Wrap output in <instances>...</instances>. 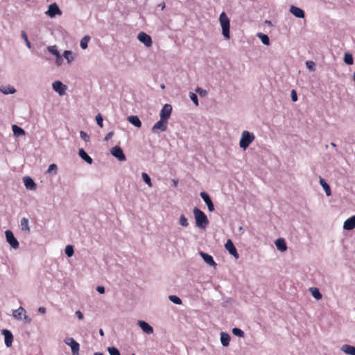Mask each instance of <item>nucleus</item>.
Here are the masks:
<instances>
[{"mask_svg":"<svg viewBox=\"0 0 355 355\" xmlns=\"http://www.w3.org/2000/svg\"><path fill=\"white\" fill-rule=\"evenodd\" d=\"M219 22L222 28V34L227 40L230 38V20L226 13L223 12L219 16Z\"/></svg>","mask_w":355,"mask_h":355,"instance_id":"nucleus-1","label":"nucleus"},{"mask_svg":"<svg viewBox=\"0 0 355 355\" xmlns=\"http://www.w3.org/2000/svg\"><path fill=\"white\" fill-rule=\"evenodd\" d=\"M196 225L198 227L205 229L209 223L208 218L203 211L197 207L193 209Z\"/></svg>","mask_w":355,"mask_h":355,"instance_id":"nucleus-2","label":"nucleus"},{"mask_svg":"<svg viewBox=\"0 0 355 355\" xmlns=\"http://www.w3.org/2000/svg\"><path fill=\"white\" fill-rule=\"evenodd\" d=\"M254 139L255 136L252 132L248 130H243L241 133V139L239 141L240 148L243 150H246Z\"/></svg>","mask_w":355,"mask_h":355,"instance_id":"nucleus-3","label":"nucleus"},{"mask_svg":"<svg viewBox=\"0 0 355 355\" xmlns=\"http://www.w3.org/2000/svg\"><path fill=\"white\" fill-rule=\"evenodd\" d=\"M26 313L25 309L22 306H19L17 309L12 311V315L15 320L30 322L31 319L28 318Z\"/></svg>","mask_w":355,"mask_h":355,"instance_id":"nucleus-4","label":"nucleus"},{"mask_svg":"<svg viewBox=\"0 0 355 355\" xmlns=\"http://www.w3.org/2000/svg\"><path fill=\"white\" fill-rule=\"evenodd\" d=\"M64 343L69 346L71 349L72 355H78L80 350V345L71 337H67L64 340Z\"/></svg>","mask_w":355,"mask_h":355,"instance_id":"nucleus-5","label":"nucleus"},{"mask_svg":"<svg viewBox=\"0 0 355 355\" xmlns=\"http://www.w3.org/2000/svg\"><path fill=\"white\" fill-rule=\"evenodd\" d=\"M6 241L13 249L19 248V243L17 239L15 237L13 232L11 230H6L5 232Z\"/></svg>","mask_w":355,"mask_h":355,"instance_id":"nucleus-6","label":"nucleus"},{"mask_svg":"<svg viewBox=\"0 0 355 355\" xmlns=\"http://www.w3.org/2000/svg\"><path fill=\"white\" fill-rule=\"evenodd\" d=\"M45 14L51 18H53L56 15H61L62 11L56 3H53L49 5L47 11L45 12Z\"/></svg>","mask_w":355,"mask_h":355,"instance_id":"nucleus-7","label":"nucleus"},{"mask_svg":"<svg viewBox=\"0 0 355 355\" xmlns=\"http://www.w3.org/2000/svg\"><path fill=\"white\" fill-rule=\"evenodd\" d=\"M138 40L143 43L146 47H150L153 44L151 37L144 32H140L137 35Z\"/></svg>","mask_w":355,"mask_h":355,"instance_id":"nucleus-8","label":"nucleus"},{"mask_svg":"<svg viewBox=\"0 0 355 355\" xmlns=\"http://www.w3.org/2000/svg\"><path fill=\"white\" fill-rule=\"evenodd\" d=\"M172 112V106L170 104H165L159 112L160 119L168 121Z\"/></svg>","mask_w":355,"mask_h":355,"instance_id":"nucleus-9","label":"nucleus"},{"mask_svg":"<svg viewBox=\"0 0 355 355\" xmlns=\"http://www.w3.org/2000/svg\"><path fill=\"white\" fill-rule=\"evenodd\" d=\"M52 87L53 90L60 96H63L67 89V87L60 80L53 82L52 84Z\"/></svg>","mask_w":355,"mask_h":355,"instance_id":"nucleus-10","label":"nucleus"},{"mask_svg":"<svg viewBox=\"0 0 355 355\" xmlns=\"http://www.w3.org/2000/svg\"><path fill=\"white\" fill-rule=\"evenodd\" d=\"M110 153L112 156L118 159L119 161H125L126 159L125 156L121 148L119 146H115L110 150Z\"/></svg>","mask_w":355,"mask_h":355,"instance_id":"nucleus-11","label":"nucleus"},{"mask_svg":"<svg viewBox=\"0 0 355 355\" xmlns=\"http://www.w3.org/2000/svg\"><path fill=\"white\" fill-rule=\"evenodd\" d=\"M167 123L168 121L160 119L159 121L156 122L152 128V130L153 132L157 133L158 132H164L167 128Z\"/></svg>","mask_w":355,"mask_h":355,"instance_id":"nucleus-12","label":"nucleus"},{"mask_svg":"<svg viewBox=\"0 0 355 355\" xmlns=\"http://www.w3.org/2000/svg\"><path fill=\"white\" fill-rule=\"evenodd\" d=\"M1 334L4 336L6 346L7 347H11L13 341V335L12 332L8 329H2Z\"/></svg>","mask_w":355,"mask_h":355,"instance_id":"nucleus-13","label":"nucleus"},{"mask_svg":"<svg viewBox=\"0 0 355 355\" xmlns=\"http://www.w3.org/2000/svg\"><path fill=\"white\" fill-rule=\"evenodd\" d=\"M225 247L231 255L234 256L236 259L239 258V254L232 240L228 239L225 244Z\"/></svg>","mask_w":355,"mask_h":355,"instance_id":"nucleus-14","label":"nucleus"},{"mask_svg":"<svg viewBox=\"0 0 355 355\" xmlns=\"http://www.w3.org/2000/svg\"><path fill=\"white\" fill-rule=\"evenodd\" d=\"M200 195L205 203L207 205L209 211H214V206L208 193L205 191H202Z\"/></svg>","mask_w":355,"mask_h":355,"instance_id":"nucleus-15","label":"nucleus"},{"mask_svg":"<svg viewBox=\"0 0 355 355\" xmlns=\"http://www.w3.org/2000/svg\"><path fill=\"white\" fill-rule=\"evenodd\" d=\"M138 326L141 329V330L147 334H152L153 333V328L150 326L148 322L144 320H138L137 322Z\"/></svg>","mask_w":355,"mask_h":355,"instance_id":"nucleus-16","label":"nucleus"},{"mask_svg":"<svg viewBox=\"0 0 355 355\" xmlns=\"http://www.w3.org/2000/svg\"><path fill=\"white\" fill-rule=\"evenodd\" d=\"M200 255L201 256L204 261L209 266H213L214 268L216 267L217 264L214 261L213 257L211 255L203 252H200Z\"/></svg>","mask_w":355,"mask_h":355,"instance_id":"nucleus-17","label":"nucleus"},{"mask_svg":"<svg viewBox=\"0 0 355 355\" xmlns=\"http://www.w3.org/2000/svg\"><path fill=\"white\" fill-rule=\"evenodd\" d=\"M355 228V216L347 218L343 224V229L345 230H352Z\"/></svg>","mask_w":355,"mask_h":355,"instance_id":"nucleus-18","label":"nucleus"},{"mask_svg":"<svg viewBox=\"0 0 355 355\" xmlns=\"http://www.w3.org/2000/svg\"><path fill=\"white\" fill-rule=\"evenodd\" d=\"M23 181H24V185L27 189L33 191L36 189L37 185L31 177H28V176L24 177L23 178Z\"/></svg>","mask_w":355,"mask_h":355,"instance_id":"nucleus-19","label":"nucleus"},{"mask_svg":"<svg viewBox=\"0 0 355 355\" xmlns=\"http://www.w3.org/2000/svg\"><path fill=\"white\" fill-rule=\"evenodd\" d=\"M290 12L297 18H304L305 16L304 10L300 8L296 7L295 6H291Z\"/></svg>","mask_w":355,"mask_h":355,"instance_id":"nucleus-20","label":"nucleus"},{"mask_svg":"<svg viewBox=\"0 0 355 355\" xmlns=\"http://www.w3.org/2000/svg\"><path fill=\"white\" fill-rule=\"evenodd\" d=\"M275 244L278 250L285 252L287 250V245L284 239L279 238L275 241Z\"/></svg>","mask_w":355,"mask_h":355,"instance_id":"nucleus-21","label":"nucleus"},{"mask_svg":"<svg viewBox=\"0 0 355 355\" xmlns=\"http://www.w3.org/2000/svg\"><path fill=\"white\" fill-rule=\"evenodd\" d=\"M78 155L87 164H92L93 163L92 158L87 155L83 148L79 149Z\"/></svg>","mask_w":355,"mask_h":355,"instance_id":"nucleus-22","label":"nucleus"},{"mask_svg":"<svg viewBox=\"0 0 355 355\" xmlns=\"http://www.w3.org/2000/svg\"><path fill=\"white\" fill-rule=\"evenodd\" d=\"M230 336L225 332H220V342L223 346L227 347L230 345Z\"/></svg>","mask_w":355,"mask_h":355,"instance_id":"nucleus-23","label":"nucleus"},{"mask_svg":"<svg viewBox=\"0 0 355 355\" xmlns=\"http://www.w3.org/2000/svg\"><path fill=\"white\" fill-rule=\"evenodd\" d=\"M341 350L347 354L355 355V347L350 345H343Z\"/></svg>","mask_w":355,"mask_h":355,"instance_id":"nucleus-24","label":"nucleus"},{"mask_svg":"<svg viewBox=\"0 0 355 355\" xmlns=\"http://www.w3.org/2000/svg\"><path fill=\"white\" fill-rule=\"evenodd\" d=\"M0 92L6 95L13 94L16 92V89L12 86H10V85L1 86L0 87Z\"/></svg>","mask_w":355,"mask_h":355,"instance_id":"nucleus-25","label":"nucleus"},{"mask_svg":"<svg viewBox=\"0 0 355 355\" xmlns=\"http://www.w3.org/2000/svg\"><path fill=\"white\" fill-rule=\"evenodd\" d=\"M128 121L137 128L141 126V122L137 116H130L128 117Z\"/></svg>","mask_w":355,"mask_h":355,"instance_id":"nucleus-26","label":"nucleus"},{"mask_svg":"<svg viewBox=\"0 0 355 355\" xmlns=\"http://www.w3.org/2000/svg\"><path fill=\"white\" fill-rule=\"evenodd\" d=\"M320 184L322 186V187L323 188V189L324 190L326 195L327 196H331V188H330L329 185L324 180V179H323L321 177L320 178Z\"/></svg>","mask_w":355,"mask_h":355,"instance_id":"nucleus-27","label":"nucleus"},{"mask_svg":"<svg viewBox=\"0 0 355 355\" xmlns=\"http://www.w3.org/2000/svg\"><path fill=\"white\" fill-rule=\"evenodd\" d=\"M20 226L21 230L26 232H30V227H29V223L28 220L26 218H22L20 221Z\"/></svg>","mask_w":355,"mask_h":355,"instance_id":"nucleus-28","label":"nucleus"},{"mask_svg":"<svg viewBox=\"0 0 355 355\" xmlns=\"http://www.w3.org/2000/svg\"><path fill=\"white\" fill-rule=\"evenodd\" d=\"M312 296L316 299V300H320L322 299V294L320 293L319 289L318 288H315V287H311L309 289Z\"/></svg>","mask_w":355,"mask_h":355,"instance_id":"nucleus-29","label":"nucleus"},{"mask_svg":"<svg viewBox=\"0 0 355 355\" xmlns=\"http://www.w3.org/2000/svg\"><path fill=\"white\" fill-rule=\"evenodd\" d=\"M63 57L67 60L68 64H71L74 60V56L71 51L66 50L63 53Z\"/></svg>","mask_w":355,"mask_h":355,"instance_id":"nucleus-30","label":"nucleus"},{"mask_svg":"<svg viewBox=\"0 0 355 355\" xmlns=\"http://www.w3.org/2000/svg\"><path fill=\"white\" fill-rule=\"evenodd\" d=\"M13 134L15 136H21L25 135V131L17 125H13L12 127Z\"/></svg>","mask_w":355,"mask_h":355,"instance_id":"nucleus-31","label":"nucleus"},{"mask_svg":"<svg viewBox=\"0 0 355 355\" xmlns=\"http://www.w3.org/2000/svg\"><path fill=\"white\" fill-rule=\"evenodd\" d=\"M257 37L260 39L261 42L265 45H269L270 38L266 34L259 33Z\"/></svg>","mask_w":355,"mask_h":355,"instance_id":"nucleus-32","label":"nucleus"},{"mask_svg":"<svg viewBox=\"0 0 355 355\" xmlns=\"http://www.w3.org/2000/svg\"><path fill=\"white\" fill-rule=\"evenodd\" d=\"M89 40L90 37L88 35H85L81 39L80 46L83 49H85L87 48Z\"/></svg>","mask_w":355,"mask_h":355,"instance_id":"nucleus-33","label":"nucleus"},{"mask_svg":"<svg viewBox=\"0 0 355 355\" xmlns=\"http://www.w3.org/2000/svg\"><path fill=\"white\" fill-rule=\"evenodd\" d=\"M344 62L348 65H352L354 63L352 55L349 53H345L344 55Z\"/></svg>","mask_w":355,"mask_h":355,"instance_id":"nucleus-34","label":"nucleus"},{"mask_svg":"<svg viewBox=\"0 0 355 355\" xmlns=\"http://www.w3.org/2000/svg\"><path fill=\"white\" fill-rule=\"evenodd\" d=\"M141 178L144 180V182L149 187H153V184H152V182H151V179L149 177V175L145 173V172H143L141 173Z\"/></svg>","mask_w":355,"mask_h":355,"instance_id":"nucleus-35","label":"nucleus"},{"mask_svg":"<svg viewBox=\"0 0 355 355\" xmlns=\"http://www.w3.org/2000/svg\"><path fill=\"white\" fill-rule=\"evenodd\" d=\"M47 50L50 53L55 55V57L60 54L55 45L48 46Z\"/></svg>","mask_w":355,"mask_h":355,"instance_id":"nucleus-36","label":"nucleus"},{"mask_svg":"<svg viewBox=\"0 0 355 355\" xmlns=\"http://www.w3.org/2000/svg\"><path fill=\"white\" fill-rule=\"evenodd\" d=\"M168 299L171 302H172L173 303H174L175 304L180 305L182 304V300L177 295H169Z\"/></svg>","mask_w":355,"mask_h":355,"instance_id":"nucleus-37","label":"nucleus"},{"mask_svg":"<svg viewBox=\"0 0 355 355\" xmlns=\"http://www.w3.org/2000/svg\"><path fill=\"white\" fill-rule=\"evenodd\" d=\"M65 254L68 257H71L73 256V253H74V251H73V248L72 245H68L66 246L65 248Z\"/></svg>","mask_w":355,"mask_h":355,"instance_id":"nucleus-38","label":"nucleus"},{"mask_svg":"<svg viewBox=\"0 0 355 355\" xmlns=\"http://www.w3.org/2000/svg\"><path fill=\"white\" fill-rule=\"evenodd\" d=\"M232 333L234 336L243 338L244 336V332L241 329L234 327L232 329Z\"/></svg>","mask_w":355,"mask_h":355,"instance_id":"nucleus-39","label":"nucleus"},{"mask_svg":"<svg viewBox=\"0 0 355 355\" xmlns=\"http://www.w3.org/2000/svg\"><path fill=\"white\" fill-rule=\"evenodd\" d=\"M180 225L184 227H187L189 225L188 220L184 214H182L180 217Z\"/></svg>","mask_w":355,"mask_h":355,"instance_id":"nucleus-40","label":"nucleus"},{"mask_svg":"<svg viewBox=\"0 0 355 355\" xmlns=\"http://www.w3.org/2000/svg\"><path fill=\"white\" fill-rule=\"evenodd\" d=\"M21 37L23 38V40H24L25 43H26V46L28 48V49H31V42H29L28 39V37H27V35L25 31H22L21 32Z\"/></svg>","mask_w":355,"mask_h":355,"instance_id":"nucleus-41","label":"nucleus"},{"mask_svg":"<svg viewBox=\"0 0 355 355\" xmlns=\"http://www.w3.org/2000/svg\"><path fill=\"white\" fill-rule=\"evenodd\" d=\"M196 92L198 93L201 97H205L207 95V92L202 87H197L195 89Z\"/></svg>","mask_w":355,"mask_h":355,"instance_id":"nucleus-42","label":"nucleus"},{"mask_svg":"<svg viewBox=\"0 0 355 355\" xmlns=\"http://www.w3.org/2000/svg\"><path fill=\"white\" fill-rule=\"evenodd\" d=\"M107 351L110 355H121L119 349L114 347H108Z\"/></svg>","mask_w":355,"mask_h":355,"instance_id":"nucleus-43","label":"nucleus"},{"mask_svg":"<svg viewBox=\"0 0 355 355\" xmlns=\"http://www.w3.org/2000/svg\"><path fill=\"white\" fill-rule=\"evenodd\" d=\"M189 97H190L191 100L193 102V103L196 106H198L199 103H198V99L197 95L193 92H190Z\"/></svg>","mask_w":355,"mask_h":355,"instance_id":"nucleus-44","label":"nucleus"},{"mask_svg":"<svg viewBox=\"0 0 355 355\" xmlns=\"http://www.w3.org/2000/svg\"><path fill=\"white\" fill-rule=\"evenodd\" d=\"M306 66L307 69L310 71H315V62L313 61H306Z\"/></svg>","mask_w":355,"mask_h":355,"instance_id":"nucleus-45","label":"nucleus"},{"mask_svg":"<svg viewBox=\"0 0 355 355\" xmlns=\"http://www.w3.org/2000/svg\"><path fill=\"white\" fill-rule=\"evenodd\" d=\"M96 121L97 124L102 128L103 126V119L101 114H98L96 116Z\"/></svg>","mask_w":355,"mask_h":355,"instance_id":"nucleus-46","label":"nucleus"},{"mask_svg":"<svg viewBox=\"0 0 355 355\" xmlns=\"http://www.w3.org/2000/svg\"><path fill=\"white\" fill-rule=\"evenodd\" d=\"M80 137L85 142L89 141V136L87 135V132H85L84 131H80Z\"/></svg>","mask_w":355,"mask_h":355,"instance_id":"nucleus-47","label":"nucleus"},{"mask_svg":"<svg viewBox=\"0 0 355 355\" xmlns=\"http://www.w3.org/2000/svg\"><path fill=\"white\" fill-rule=\"evenodd\" d=\"M55 58H56V60H55L56 65L58 67L61 66L63 63V59H62L61 55L60 54V55H57Z\"/></svg>","mask_w":355,"mask_h":355,"instance_id":"nucleus-48","label":"nucleus"},{"mask_svg":"<svg viewBox=\"0 0 355 355\" xmlns=\"http://www.w3.org/2000/svg\"><path fill=\"white\" fill-rule=\"evenodd\" d=\"M291 97L293 102H296L297 101V95L295 90L293 89L291 91Z\"/></svg>","mask_w":355,"mask_h":355,"instance_id":"nucleus-49","label":"nucleus"},{"mask_svg":"<svg viewBox=\"0 0 355 355\" xmlns=\"http://www.w3.org/2000/svg\"><path fill=\"white\" fill-rule=\"evenodd\" d=\"M57 169H58L57 165H56V164H51L49 166L48 172H49V173H51V172H52L53 171H54L55 172H56Z\"/></svg>","mask_w":355,"mask_h":355,"instance_id":"nucleus-50","label":"nucleus"},{"mask_svg":"<svg viewBox=\"0 0 355 355\" xmlns=\"http://www.w3.org/2000/svg\"><path fill=\"white\" fill-rule=\"evenodd\" d=\"M75 315L80 320H83L84 318V315L80 310L76 311Z\"/></svg>","mask_w":355,"mask_h":355,"instance_id":"nucleus-51","label":"nucleus"},{"mask_svg":"<svg viewBox=\"0 0 355 355\" xmlns=\"http://www.w3.org/2000/svg\"><path fill=\"white\" fill-rule=\"evenodd\" d=\"M114 135V132L113 131H111L110 132H108L106 136L105 137V139L104 140L105 141H108L110 140Z\"/></svg>","mask_w":355,"mask_h":355,"instance_id":"nucleus-52","label":"nucleus"},{"mask_svg":"<svg viewBox=\"0 0 355 355\" xmlns=\"http://www.w3.org/2000/svg\"><path fill=\"white\" fill-rule=\"evenodd\" d=\"M96 291L101 293V294H103L105 293V288L103 286H98L96 287Z\"/></svg>","mask_w":355,"mask_h":355,"instance_id":"nucleus-53","label":"nucleus"},{"mask_svg":"<svg viewBox=\"0 0 355 355\" xmlns=\"http://www.w3.org/2000/svg\"><path fill=\"white\" fill-rule=\"evenodd\" d=\"M46 309L45 307L41 306L38 308V312H40L42 314H44L46 313Z\"/></svg>","mask_w":355,"mask_h":355,"instance_id":"nucleus-54","label":"nucleus"},{"mask_svg":"<svg viewBox=\"0 0 355 355\" xmlns=\"http://www.w3.org/2000/svg\"><path fill=\"white\" fill-rule=\"evenodd\" d=\"M173 182V184L175 187H177L178 186V181L177 180H172Z\"/></svg>","mask_w":355,"mask_h":355,"instance_id":"nucleus-55","label":"nucleus"},{"mask_svg":"<svg viewBox=\"0 0 355 355\" xmlns=\"http://www.w3.org/2000/svg\"><path fill=\"white\" fill-rule=\"evenodd\" d=\"M159 7H161L162 10H163L165 8V3H162L159 5Z\"/></svg>","mask_w":355,"mask_h":355,"instance_id":"nucleus-56","label":"nucleus"},{"mask_svg":"<svg viewBox=\"0 0 355 355\" xmlns=\"http://www.w3.org/2000/svg\"><path fill=\"white\" fill-rule=\"evenodd\" d=\"M94 355H103V354L101 352H96V353H94Z\"/></svg>","mask_w":355,"mask_h":355,"instance_id":"nucleus-57","label":"nucleus"},{"mask_svg":"<svg viewBox=\"0 0 355 355\" xmlns=\"http://www.w3.org/2000/svg\"><path fill=\"white\" fill-rule=\"evenodd\" d=\"M99 332L101 335H103V331L102 329H100Z\"/></svg>","mask_w":355,"mask_h":355,"instance_id":"nucleus-58","label":"nucleus"},{"mask_svg":"<svg viewBox=\"0 0 355 355\" xmlns=\"http://www.w3.org/2000/svg\"><path fill=\"white\" fill-rule=\"evenodd\" d=\"M331 146H334V147H336V144L334 143V142H331Z\"/></svg>","mask_w":355,"mask_h":355,"instance_id":"nucleus-59","label":"nucleus"},{"mask_svg":"<svg viewBox=\"0 0 355 355\" xmlns=\"http://www.w3.org/2000/svg\"><path fill=\"white\" fill-rule=\"evenodd\" d=\"M266 23H267L268 24H270L271 22L270 21H266Z\"/></svg>","mask_w":355,"mask_h":355,"instance_id":"nucleus-60","label":"nucleus"},{"mask_svg":"<svg viewBox=\"0 0 355 355\" xmlns=\"http://www.w3.org/2000/svg\"><path fill=\"white\" fill-rule=\"evenodd\" d=\"M161 87H162V88H164V85H161Z\"/></svg>","mask_w":355,"mask_h":355,"instance_id":"nucleus-61","label":"nucleus"},{"mask_svg":"<svg viewBox=\"0 0 355 355\" xmlns=\"http://www.w3.org/2000/svg\"><path fill=\"white\" fill-rule=\"evenodd\" d=\"M131 355H135V354H132Z\"/></svg>","mask_w":355,"mask_h":355,"instance_id":"nucleus-62","label":"nucleus"}]
</instances>
